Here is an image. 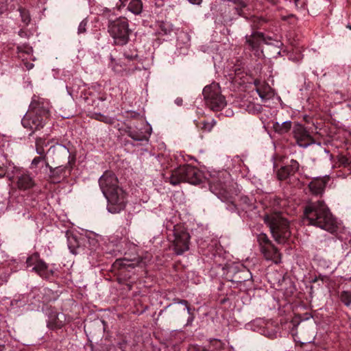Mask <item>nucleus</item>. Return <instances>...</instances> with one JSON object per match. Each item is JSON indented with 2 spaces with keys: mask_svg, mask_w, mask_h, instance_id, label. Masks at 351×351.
<instances>
[{
  "mask_svg": "<svg viewBox=\"0 0 351 351\" xmlns=\"http://www.w3.org/2000/svg\"><path fill=\"white\" fill-rule=\"evenodd\" d=\"M55 148H56V146H51V147L49 148V152H51V151H53Z\"/></svg>",
  "mask_w": 351,
  "mask_h": 351,
  "instance_id": "4c0bfd02",
  "label": "nucleus"
},
{
  "mask_svg": "<svg viewBox=\"0 0 351 351\" xmlns=\"http://www.w3.org/2000/svg\"><path fill=\"white\" fill-rule=\"evenodd\" d=\"M265 222L269 226L273 237L278 243H286L291 237L289 221L282 216V213L274 211L265 215Z\"/></svg>",
  "mask_w": 351,
  "mask_h": 351,
  "instance_id": "20e7f679",
  "label": "nucleus"
},
{
  "mask_svg": "<svg viewBox=\"0 0 351 351\" xmlns=\"http://www.w3.org/2000/svg\"><path fill=\"white\" fill-rule=\"evenodd\" d=\"M348 28H349L350 29H351V25H348Z\"/></svg>",
  "mask_w": 351,
  "mask_h": 351,
  "instance_id": "a19ab883",
  "label": "nucleus"
},
{
  "mask_svg": "<svg viewBox=\"0 0 351 351\" xmlns=\"http://www.w3.org/2000/svg\"><path fill=\"white\" fill-rule=\"evenodd\" d=\"M108 30L115 45H125L128 43L131 29L126 18L119 17L110 21Z\"/></svg>",
  "mask_w": 351,
  "mask_h": 351,
  "instance_id": "423d86ee",
  "label": "nucleus"
},
{
  "mask_svg": "<svg viewBox=\"0 0 351 351\" xmlns=\"http://www.w3.org/2000/svg\"><path fill=\"white\" fill-rule=\"evenodd\" d=\"M40 164H42V166L45 165L46 168H48L49 164L46 160L45 155L34 158L31 164L32 168H37L39 167Z\"/></svg>",
  "mask_w": 351,
  "mask_h": 351,
  "instance_id": "5701e85b",
  "label": "nucleus"
},
{
  "mask_svg": "<svg viewBox=\"0 0 351 351\" xmlns=\"http://www.w3.org/2000/svg\"><path fill=\"white\" fill-rule=\"evenodd\" d=\"M128 0H119V1L121 2V5L124 7L125 5H126V3L128 2Z\"/></svg>",
  "mask_w": 351,
  "mask_h": 351,
  "instance_id": "c9c22d12",
  "label": "nucleus"
},
{
  "mask_svg": "<svg viewBox=\"0 0 351 351\" xmlns=\"http://www.w3.org/2000/svg\"><path fill=\"white\" fill-rule=\"evenodd\" d=\"M100 188L108 199V210L111 213H118L123 210L126 204V195L118 186V180L111 171H106L99 180Z\"/></svg>",
  "mask_w": 351,
  "mask_h": 351,
  "instance_id": "f257e3e1",
  "label": "nucleus"
},
{
  "mask_svg": "<svg viewBox=\"0 0 351 351\" xmlns=\"http://www.w3.org/2000/svg\"><path fill=\"white\" fill-rule=\"evenodd\" d=\"M50 104L44 99L34 97L30 104V110L21 121L24 128L33 132L40 130L50 118Z\"/></svg>",
  "mask_w": 351,
  "mask_h": 351,
  "instance_id": "7ed1b4c3",
  "label": "nucleus"
},
{
  "mask_svg": "<svg viewBox=\"0 0 351 351\" xmlns=\"http://www.w3.org/2000/svg\"><path fill=\"white\" fill-rule=\"evenodd\" d=\"M143 8L141 0H132L128 5V10L135 15L141 14Z\"/></svg>",
  "mask_w": 351,
  "mask_h": 351,
  "instance_id": "f3484780",
  "label": "nucleus"
},
{
  "mask_svg": "<svg viewBox=\"0 0 351 351\" xmlns=\"http://www.w3.org/2000/svg\"><path fill=\"white\" fill-rule=\"evenodd\" d=\"M16 185L19 190L25 191L33 188L35 185L34 178L28 171H19L16 176Z\"/></svg>",
  "mask_w": 351,
  "mask_h": 351,
  "instance_id": "1a4fd4ad",
  "label": "nucleus"
},
{
  "mask_svg": "<svg viewBox=\"0 0 351 351\" xmlns=\"http://www.w3.org/2000/svg\"><path fill=\"white\" fill-rule=\"evenodd\" d=\"M49 145V142H46L45 138H38L36 140V151L40 156L45 154V147Z\"/></svg>",
  "mask_w": 351,
  "mask_h": 351,
  "instance_id": "412c9836",
  "label": "nucleus"
},
{
  "mask_svg": "<svg viewBox=\"0 0 351 351\" xmlns=\"http://www.w3.org/2000/svg\"><path fill=\"white\" fill-rule=\"evenodd\" d=\"M64 315L63 314H57L51 315L48 322V327L52 329L60 328L64 326Z\"/></svg>",
  "mask_w": 351,
  "mask_h": 351,
  "instance_id": "dca6fc26",
  "label": "nucleus"
},
{
  "mask_svg": "<svg viewBox=\"0 0 351 351\" xmlns=\"http://www.w3.org/2000/svg\"><path fill=\"white\" fill-rule=\"evenodd\" d=\"M328 180V178H317L313 180L309 184V189L314 194H320L323 192L326 184Z\"/></svg>",
  "mask_w": 351,
  "mask_h": 351,
  "instance_id": "4468645a",
  "label": "nucleus"
},
{
  "mask_svg": "<svg viewBox=\"0 0 351 351\" xmlns=\"http://www.w3.org/2000/svg\"><path fill=\"white\" fill-rule=\"evenodd\" d=\"M19 12L23 23L25 25H28L31 21L29 12L23 8H19Z\"/></svg>",
  "mask_w": 351,
  "mask_h": 351,
  "instance_id": "393cba45",
  "label": "nucleus"
},
{
  "mask_svg": "<svg viewBox=\"0 0 351 351\" xmlns=\"http://www.w3.org/2000/svg\"><path fill=\"white\" fill-rule=\"evenodd\" d=\"M178 303H179V304H182L184 305V306H185V307H186V309L187 310L188 313H189V315H191V308L189 307V303H188V302H187L186 300H182L179 301V302H178Z\"/></svg>",
  "mask_w": 351,
  "mask_h": 351,
  "instance_id": "7c9ffc66",
  "label": "nucleus"
},
{
  "mask_svg": "<svg viewBox=\"0 0 351 351\" xmlns=\"http://www.w3.org/2000/svg\"><path fill=\"white\" fill-rule=\"evenodd\" d=\"M287 200L276 198L274 199V205L279 208H283L286 206Z\"/></svg>",
  "mask_w": 351,
  "mask_h": 351,
  "instance_id": "c756f323",
  "label": "nucleus"
},
{
  "mask_svg": "<svg viewBox=\"0 0 351 351\" xmlns=\"http://www.w3.org/2000/svg\"><path fill=\"white\" fill-rule=\"evenodd\" d=\"M57 146L60 147V148H62L63 149H66V147L64 146H62V145H60V144H58Z\"/></svg>",
  "mask_w": 351,
  "mask_h": 351,
  "instance_id": "e433bc0d",
  "label": "nucleus"
},
{
  "mask_svg": "<svg viewBox=\"0 0 351 351\" xmlns=\"http://www.w3.org/2000/svg\"><path fill=\"white\" fill-rule=\"evenodd\" d=\"M191 3L194 5H199L202 0H188Z\"/></svg>",
  "mask_w": 351,
  "mask_h": 351,
  "instance_id": "f704fd0d",
  "label": "nucleus"
},
{
  "mask_svg": "<svg viewBox=\"0 0 351 351\" xmlns=\"http://www.w3.org/2000/svg\"><path fill=\"white\" fill-rule=\"evenodd\" d=\"M6 169L3 167L0 166V178H4L6 174Z\"/></svg>",
  "mask_w": 351,
  "mask_h": 351,
  "instance_id": "473e14b6",
  "label": "nucleus"
},
{
  "mask_svg": "<svg viewBox=\"0 0 351 351\" xmlns=\"http://www.w3.org/2000/svg\"><path fill=\"white\" fill-rule=\"evenodd\" d=\"M340 298L342 302H343L346 306H348L351 304V291H343L341 293Z\"/></svg>",
  "mask_w": 351,
  "mask_h": 351,
  "instance_id": "cd10ccee",
  "label": "nucleus"
},
{
  "mask_svg": "<svg viewBox=\"0 0 351 351\" xmlns=\"http://www.w3.org/2000/svg\"><path fill=\"white\" fill-rule=\"evenodd\" d=\"M294 137L300 147H306L312 143V138L304 128L298 125L293 130Z\"/></svg>",
  "mask_w": 351,
  "mask_h": 351,
  "instance_id": "9d476101",
  "label": "nucleus"
},
{
  "mask_svg": "<svg viewBox=\"0 0 351 351\" xmlns=\"http://www.w3.org/2000/svg\"><path fill=\"white\" fill-rule=\"evenodd\" d=\"M4 349V346H0V351H3Z\"/></svg>",
  "mask_w": 351,
  "mask_h": 351,
  "instance_id": "58836bf2",
  "label": "nucleus"
},
{
  "mask_svg": "<svg viewBox=\"0 0 351 351\" xmlns=\"http://www.w3.org/2000/svg\"><path fill=\"white\" fill-rule=\"evenodd\" d=\"M291 174L290 168L289 167H282L278 171V178L280 180H286Z\"/></svg>",
  "mask_w": 351,
  "mask_h": 351,
  "instance_id": "b1692460",
  "label": "nucleus"
},
{
  "mask_svg": "<svg viewBox=\"0 0 351 351\" xmlns=\"http://www.w3.org/2000/svg\"><path fill=\"white\" fill-rule=\"evenodd\" d=\"M255 85L256 86V91H257L258 95L260 96V97L263 100L267 99L268 98V97H269V91L270 90V88L269 86H267L265 88V90L264 91H262L261 88L258 86V82H255Z\"/></svg>",
  "mask_w": 351,
  "mask_h": 351,
  "instance_id": "bb28decb",
  "label": "nucleus"
},
{
  "mask_svg": "<svg viewBox=\"0 0 351 351\" xmlns=\"http://www.w3.org/2000/svg\"><path fill=\"white\" fill-rule=\"evenodd\" d=\"M48 168L50 169V172L51 173V178H53L55 174H56V173L64 174L65 172V170L66 169L65 167H62V166L53 169L49 165ZM53 181L56 182L57 179L53 178Z\"/></svg>",
  "mask_w": 351,
  "mask_h": 351,
  "instance_id": "a878e982",
  "label": "nucleus"
},
{
  "mask_svg": "<svg viewBox=\"0 0 351 351\" xmlns=\"http://www.w3.org/2000/svg\"><path fill=\"white\" fill-rule=\"evenodd\" d=\"M203 95L206 104L214 111H219L226 105V99L221 95L220 87L217 83L205 86Z\"/></svg>",
  "mask_w": 351,
  "mask_h": 351,
  "instance_id": "0eeeda50",
  "label": "nucleus"
},
{
  "mask_svg": "<svg viewBox=\"0 0 351 351\" xmlns=\"http://www.w3.org/2000/svg\"><path fill=\"white\" fill-rule=\"evenodd\" d=\"M185 181L192 184H197L200 182V173L193 166L185 165Z\"/></svg>",
  "mask_w": 351,
  "mask_h": 351,
  "instance_id": "f8f14e48",
  "label": "nucleus"
},
{
  "mask_svg": "<svg viewBox=\"0 0 351 351\" xmlns=\"http://www.w3.org/2000/svg\"><path fill=\"white\" fill-rule=\"evenodd\" d=\"M215 123L216 122L214 119H211L210 121H204L203 123L202 129L205 131L210 132L213 129Z\"/></svg>",
  "mask_w": 351,
  "mask_h": 351,
  "instance_id": "c85d7f7f",
  "label": "nucleus"
},
{
  "mask_svg": "<svg viewBox=\"0 0 351 351\" xmlns=\"http://www.w3.org/2000/svg\"><path fill=\"white\" fill-rule=\"evenodd\" d=\"M233 2L237 5L236 9L239 15L246 17L244 10L247 7L250 0H232Z\"/></svg>",
  "mask_w": 351,
  "mask_h": 351,
  "instance_id": "4be33fe9",
  "label": "nucleus"
},
{
  "mask_svg": "<svg viewBox=\"0 0 351 351\" xmlns=\"http://www.w3.org/2000/svg\"><path fill=\"white\" fill-rule=\"evenodd\" d=\"M262 40L263 34L258 32L253 33L250 36L247 37V43L252 48L257 47Z\"/></svg>",
  "mask_w": 351,
  "mask_h": 351,
  "instance_id": "6ab92c4d",
  "label": "nucleus"
},
{
  "mask_svg": "<svg viewBox=\"0 0 351 351\" xmlns=\"http://www.w3.org/2000/svg\"><path fill=\"white\" fill-rule=\"evenodd\" d=\"M304 220H306L310 225L319 227L331 233L336 232L338 228L336 219L322 201L306 206L304 211Z\"/></svg>",
  "mask_w": 351,
  "mask_h": 351,
  "instance_id": "f03ea898",
  "label": "nucleus"
},
{
  "mask_svg": "<svg viewBox=\"0 0 351 351\" xmlns=\"http://www.w3.org/2000/svg\"><path fill=\"white\" fill-rule=\"evenodd\" d=\"M184 169L185 165L180 166L172 172L171 176L169 178V182L172 185H176L185 181L186 178L184 176Z\"/></svg>",
  "mask_w": 351,
  "mask_h": 351,
  "instance_id": "2eb2a0df",
  "label": "nucleus"
},
{
  "mask_svg": "<svg viewBox=\"0 0 351 351\" xmlns=\"http://www.w3.org/2000/svg\"><path fill=\"white\" fill-rule=\"evenodd\" d=\"M264 258L267 261H270L276 264L280 263L281 261V254L279 252L278 249L271 245V247H267L265 251L260 250Z\"/></svg>",
  "mask_w": 351,
  "mask_h": 351,
  "instance_id": "ddd939ff",
  "label": "nucleus"
},
{
  "mask_svg": "<svg viewBox=\"0 0 351 351\" xmlns=\"http://www.w3.org/2000/svg\"><path fill=\"white\" fill-rule=\"evenodd\" d=\"M180 101H181V100H178V99L176 100V102L178 104H180Z\"/></svg>",
  "mask_w": 351,
  "mask_h": 351,
  "instance_id": "ea45409f",
  "label": "nucleus"
},
{
  "mask_svg": "<svg viewBox=\"0 0 351 351\" xmlns=\"http://www.w3.org/2000/svg\"><path fill=\"white\" fill-rule=\"evenodd\" d=\"M19 56L21 58L26 69L30 70L34 67V64L29 61H34L35 58L33 56V49L32 47H24L19 48Z\"/></svg>",
  "mask_w": 351,
  "mask_h": 351,
  "instance_id": "9b49d317",
  "label": "nucleus"
},
{
  "mask_svg": "<svg viewBox=\"0 0 351 351\" xmlns=\"http://www.w3.org/2000/svg\"><path fill=\"white\" fill-rule=\"evenodd\" d=\"M85 27H86L85 23H84V22L80 23L79 27H78V32L84 33L86 30Z\"/></svg>",
  "mask_w": 351,
  "mask_h": 351,
  "instance_id": "2f4dec72",
  "label": "nucleus"
},
{
  "mask_svg": "<svg viewBox=\"0 0 351 351\" xmlns=\"http://www.w3.org/2000/svg\"><path fill=\"white\" fill-rule=\"evenodd\" d=\"M299 164L298 162L295 160L291 161V167L292 169H294L295 170H297L298 169Z\"/></svg>",
  "mask_w": 351,
  "mask_h": 351,
  "instance_id": "72a5a7b5",
  "label": "nucleus"
},
{
  "mask_svg": "<svg viewBox=\"0 0 351 351\" xmlns=\"http://www.w3.org/2000/svg\"><path fill=\"white\" fill-rule=\"evenodd\" d=\"M257 241L259 245L260 250L265 251L267 247H271L273 243L269 239L268 237L265 233H261L257 236Z\"/></svg>",
  "mask_w": 351,
  "mask_h": 351,
  "instance_id": "a211bd4d",
  "label": "nucleus"
},
{
  "mask_svg": "<svg viewBox=\"0 0 351 351\" xmlns=\"http://www.w3.org/2000/svg\"><path fill=\"white\" fill-rule=\"evenodd\" d=\"M168 239L176 254L181 255L189 250L191 236L184 225L174 226L172 234L168 235Z\"/></svg>",
  "mask_w": 351,
  "mask_h": 351,
  "instance_id": "39448f33",
  "label": "nucleus"
},
{
  "mask_svg": "<svg viewBox=\"0 0 351 351\" xmlns=\"http://www.w3.org/2000/svg\"><path fill=\"white\" fill-rule=\"evenodd\" d=\"M273 128L275 132L284 134L287 132L291 128V121H285L282 123H279L276 122L273 125Z\"/></svg>",
  "mask_w": 351,
  "mask_h": 351,
  "instance_id": "aec40b11",
  "label": "nucleus"
},
{
  "mask_svg": "<svg viewBox=\"0 0 351 351\" xmlns=\"http://www.w3.org/2000/svg\"><path fill=\"white\" fill-rule=\"evenodd\" d=\"M28 267H32V270L40 277L48 278L53 275V271L48 268L47 264L40 258L38 253L31 255L26 261Z\"/></svg>",
  "mask_w": 351,
  "mask_h": 351,
  "instance_id": "6e6552de",
  "label": "nucleus"
}]
</instances>
